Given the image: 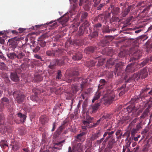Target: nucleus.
<instances>
[{"mask_svg": "<svg viewBox=\"0 0 152 152\" xmlns=\"http://www.w3.org/2000/svg\"><path fill=\"white\" fill-rule=\"evenodd\" d=\"M31 48L33 50L34 52L36 53L40 50V48L38 45H36L34 43H32V45H30Z\"/></svg>", "mask_w": 152, "mask_h": 152, "instance_id": "23", "label": "nucleus"}, {"mask_svg": "<svg viewBox=\"0 0 152 152\" xmlns=\"http://www.w3.org/2000/svg\"><path fill=\"white\" fill-rule=\"evenodd\" d=\"M7 56L10 59L13 60L17 58V54L15 52H10L7 54Z\"/></svg>", "mask_w": 152, "mask_h": 152, "instance_id": "28", "label": "nucleus"}, {"mask_svg": "<svg viewBox=\"0 0 152 152\" xmlns=\"http://www.w3.org/2000/svg\"><path fill=\"white\" fill-rule=\"evenodd\" d=\"M113 60L111 59H109L107 60L106 64V67L109 68H111V66L113 65L114 64V62H113Z\"/></svg>", "mask_w": 152, "mask_h": 152, "instance_id": "36", "label": "nucleus"}, {"mask_svg": "<svg viewBox=\"0 0 152 152\" xmlns=\"http://www.w3.org/2000/svg\"><path fill=\"white\" fill-rule=\"evenodd\" d=\"M20 146L18 143H16L13 146V148L16 150H18L20 148Z\"/></svg>", "mask_w": 152, "mask_h": 152, "instance_id": "60", "label": "nucleus"}, {"mask_svg": "<svg viewBox=\"0 0 152 152\" xmlns=\"http://www.w3.org/2000/svg\"><path fill=\"white\" fill-rule=\"evenodd\" d=\"M64 142V140H63L58 142H54V145L55 146L57 145H60L61 146H62V143Z\"/></svg>", "mask_w": 152, "mask_h": 152, "instance_id": "62", "label": "nucleus"}, {"mask_svg": "<svg viewBox=\"0 0 152 152\" xmlns=\"http://www.w3.org/2000/svg\"><path fill=\"white\" fill-rule=\"evenodd\" d=\"M126 55L125 50L121 51L118 54V56L121 58L124 57Z\"/></svg>", "mask_w": 152, "mask_h": 152, "instance_id": "54", "label": "nucleus"}, {"mask_svg": "<svg viewBox=\"0 0 152 152\" xmlns=\"http://www.w3.org/2000/svg\"><path fill=\"white\" fill-rule=\"evenodd\" d=\"M152 4L151 3L148 5L146 7L144 8L142 12L143 13L145 12L146 11H148V10L150 9V8L152 7Z\"/></svg>", "mask_w": 152, "mask_h": 152, "instance_id": "55", "label": "nucleus"}, {"mask_svg": "<svg viewBox=\"0 0 152 152\" xmlns=\"http://www.w3.org/2000/svg\"><path fill=\"white\" fill-rule=\"evenodd\" d=\"M1 101L3 102H6L7 104H9V101L8 98L5 97H4L1 99Z\"/></svg>", "mask_w": 152, "mask_h": 152, "instance_id": "63", "label": "nucleus"}, {"mask_svg": "<svg viewBox=\"0 0 152 152\" xmlns=\"http://www.w3.org/2000/svg\"><path fill=\"white\" fill-rule=\"evenodd\" d=\"M126 86V84H123L121 87L118 89V91L119 92V96H121L123 94H125V92L127 91L126 90L125 87Z\"/></svg>", "mask_w": 152, "mask_h": 152, "instance_id": "20", "label": "nucleus"}, {"mask_svg": "<svg viewBox=\"0 0 152 152\" xmlns=\"http://www.w3.org/2000/svg\"><path fill=\"white\" fill-rule=\"evenodd\" d=\"M148 76L147 70L146 68L141 70L137 73H135L131 77H129L126 75L124 77L117 80L115 83L116 85L121 83H128L136 79H138L141 77L142 79L146 78Z\"/></svg>", "mask_w": 152, "mask_h": 152, "instance_id": "1", "label": "nucleus"}, {"mask_svg": "<svg viewBox=\"0 0 152 152\" xmlns=\"http://www.w3.org/2000/svg\"><path fill=\"white\" fill-rule=\"evenodd\" d=\"M67 61V58L66 57L62 58L61 60L53 59L51 62L49 67L51 69H53L57 65L62 66Z\"/></svg>", "mask_w": 152, "mask_h": 152, "instance_id": "5", "label": "nucleus"}, {"mask_svg": "<svg viewBox=\"0 0 152 152\" xmlns=\"http://www.w3.org/2000/svg\"><path fill=\"white\" fill-rule=\"evenodd\" d=\"M110 22L112 23L113 22H117L120 21L119 18L113 15L112 18L110 19Z\"/></svg>", "mask_w": 152, "mask_h": 152, "instance_id": "44", "label": "nucleus"}, {"mask_svg": "<svg viewBox=\"0 0 152 152\" xmlns=\"http://www.w3.org/2000/svg\"><path fill=\"white\" fill-rule=\"evenodd\" d=\"M74 150L77 152H82V147L81 144L78 143L76 146H74Z\"/></svg>", "mask_w": 152, "mask_h": 152, "instance_id": "25", "label": "nucleus"}, {"mask_svg": "<svg viewBox=\"0 0 152 152\" xmlns=\"http://www.w3.org/2000/svg\"><path fill=\"white\" fill-rule=\"evenodd\" d=\"M104 61V59H103L99 60L98 61V64H97V65L98 66L102 65Z\"/></svg>", "mask_w": 152, "mask_h": 152, "instance_id": "61", "label": "nucleus"}, {"mask_svg": "<svg viewBox=\"0 0 152 152\" xmlns=\"http://www.w3.org/2000/svg\"><path fill=\"white\" fill-rule=\"evenodd\" d=\"M17 37H14L12 39H9L8 40L9 43V50L11 51H14L16 48L17 44Z\"/></svg>", "mask_w": 152, "mask_h": 152, "instance_id": "7", "label": "nucleus"}, {"mask_svg": "<svg viewBox=\"0 0 152 152\" xmlns=\"http://www.w3.org/2000/svg\"><path fill=\"white\" fill-rule=\"evenodd\" d=\"M105 18V16L103 14H100L95 18L94 19V21L103 22Z\"/></svg>", "mask_w": 152, "mask_h": 152, "instance_id": "16", "label": "nucleus"}, {"mask_svg": "<svg viewBox=\"0 0 152 152\" xmlns=\"http://www.w3.org/2000/svg\"><path fill=\"white\" fill-rule=\"evenodd\" d=\"M72 89L74 93H75L79 90L78 87L76 85H73L72 87Z\"/></svg>", "mask_w": 152, "mask_h": 152, "instance_id": "47", "label": "nucleus"}, {"mask_svg": "<svg viewBox=\"0 0 152 152\" xmlns=\"http://www.w3.org/2000/svg\"><path fill=\"white\" fill-rule=\"evenodd\" d=\"M7 68L6 65L3 62H0V69L2 70H5Z\"/></svg>", "mask_w": 152, "mask_h": 152, "instance_id": "49", "label": "nucleus"}, {"mask_svg": "<svg viewBox=\"0 0 152 152\" xmlns=\"http://www.w3.org/2000/svg\"><path fill=\"white\" fill-rule=\"evenodd\" d=\"M100 104L99 103H97L94 105L92 106L89 109V110H91V112L92 113H94L98 109L99 107L100 106Z\"/></svg>", "mask_w": 152, "mask_h": 152, "instance_id": "22", "label": "nucleus"}, {"mask_svg": "<svg viewBox=\"0 0 152 152\" xmlns=\"http://www.w3.org/2000/svg\"><path fill=\"white\" fill-rule=\"evenodd\" d=\"M88 82V80H82L81 83L80 84V88L81 89V91H82L83 89L86 88L87 86V83Z\"/></svg>", "mask_w": 152, "mask_h": 152, "instance_id": "31", "label": "nucleus"}, {"mask_svg": "<svg viewBox=\"0 0 152 152\" xmlns=\"http://www.w3.org/2000/svg\"><path fill=\"white\" fill-rule=\"evenodd\" d=\"M67 123V121H63V124L59 127L56 133V136L57 137L61 133L62 130L65 129L66 127V124Z\"/></svg>", "mask_w": 152, "mask_h": 152, "instance_id": "15", "label": "nucleus"}, {"mask_svg": "<svg viewBox=\"0 0 152 152\" xmlns=\"http://www.w3.org/2000/svg\"><path fill=\"white\" fill-rule=\"evenodd\" d=\"M96 63V62L94 61H89L86 62L85 64L87 66H92L95 65Z\"/></svg>", "mask_w": 152, "mask_h": 152, "instance_id": "34", "label": "nucleus"}, {"mask_svg": "<svg viewBox=\"0 0 152 152\" xmlns=\"http://www.w3.org/2000/svg\"><path fill=\"white\" fill-rule=\"evenodd\" d=\"M121 64H117L115 66V70L114 71V73H115V75L117 73V75H118V69H120V66Z\"/></svg>", "mask_w": 152, "mask_h": 152, "instance_id": "43", "label": "nucleus"}, {"mask_svg": "<svg viewBox=\"0 0 152 152\" xmlns=\"http://www.w3.org/2000/svg\"><path fill=\"white\" fill-rule=\"evenodd\" d=\"M6 37V36L4 35L2 37H0V43L1 44H4L5 43V40L4 38Z\"/></svg>", "mask_w": 152, "mask_h": 152, "instance_id": "56", "label": "nucleus"}, {"mask_svg": "<svg viewBox=\"0 0 152 152\" xmlns=\"http://www.w3.org/2000/svg\"><path fill=\"white\" fill-rule=\"evenodd\" d=\"M130 54L132 56L131 60H137L142 56V52L139 49L137 46L132 48L130 51Z\"/></svg>", "mask_w": 152, "mask_h": 152, "instance_id": "2", "label": "nucleus"}, {"mask_svg": "<svg viewBox=\"0 0 152 152\" xmlns=\"http://www.w3.org/2000/svg\"><path fill=\"white\" fill-rule=\"evenodd\" d=\"M25 54L23 52H20L18 54H17V58L18 59H21L25 56Z\"/></svg>", "mask_w": 152, "mask_h": 152, "instance_id": "48", "label": "nucleus"}, {"mask_svg": "<svg viewBox=\"0 0 152 152\" xmlns=\"http://www.w3.org/2000/svg\"><path fill=\"white\" fill-rule=\"evenodd\" d=\"M97 48L96 47H88L85 49V52L88 54L93 53L94 51L97 50Z\"/></svg>", "mask_w": 152, "mask_h": 152, "instance_id": "17", "label": "nucleus"}, {"mask_svg": "<svg viewBox=\"0 0 152 152\" xmlns=\"http://www.w3.org/2000/svg\"><path fill=\"white\" fill-rule=\"evenodd\" d=\"M115 132V130L111 131L110 132H108V136L107 137L109 139H115V137L113 136Z\"/></svg>", "mask_w": 152, "mask_h": 152, "instance_id": "39", "label": "nucleus"}, {"mask_svg": "<svg viewBox=\"0 0 152 152\" xmlns=\"http://www.w3.org/2000/svg\"><path fill=\"white\" fill-rule=\"evenodd\" d=\"M111 12L113 15H118L120 12V9L118 7H114L113 5H110Z\"/></svg>", "mask_w": 152, "mask_h": 152, "instance_id": "14", "label": "nucleus"}, {"mask_svg": "<svg viewBox=\"0 0 152 152\" xmlns=\"http://www.w3.org/2000/svg\"><path fill=\"white\" fill-rule=\"evenodd\" d=\"M18 65L17 64H15V66L16 67V69H20L21 70V71L22 70L23 71L25 70H26L27 68V65L25 64H23L19 67V68L18 67L17 68V67H18Z\"/></svg>", "mask_w": 152, "mask_h": 152, "instance_id": "37", "label": "nucleus"}, {"mask_svg": "<svg viewBox=\"0 0 152 152\" xmlns=\"http://www.w3.org/2000/svg\"><path fill=\"white\" fill-rule=\"evenodd\" d=\"M13 95L18 103H20L24 100L25 96L24 94L19 91H16L13 92Z\"/></svg>", "mask_w": 152, "mask_h": 152, "instance_id": "6", "label": "nucleus"}, {"mask_svg": "<svg viewBox=\"0 0 152 152\" xmlns=\"http://www.w3.org/2000/svg\"><path fill=\"white\" fill-rule=\"evenodd\" d=\"M132 118V116H124L121 121L122 123H124V121H126L128 123L131 121Z\"/></svg>", "mask_w": 152, "mask_h": 152, "instance_id": "30", "label": "nucleus"}, {"mask_svg": "<svg viewBox=\"0 0 152 152\" xmlns=\"http://www.w3.org/2000/svg\"><path fill=\"white\" fill-rule=\"evenodd\" d=\"M61 70H58L57 73V75L56 77V79H59L61 78L62 75H61Z\"/></svg>", "mask_w": 152, "mask_h": 152, "instance_id": "57", "label": "nucleus"}, {"mask_svg": "<svg viewBox=\"0 0 152 152\" xmlns=\"http://www.w3.org/2000/svg\"><path fill=\"white\" fill-rule=\"evenodd\" d=\"M134 69L133 67V64H130L127 66L125 71L126 73H132L134 71Z\"/></svg>", "mask_w": 152, "mask_h": 152, "instance_id": "21", "label": "nucleus"}, {"mask_svg": "<svg viewBox=\"0 0 152 152\" xmlns=\"http://www.w3.org/2000/svg\"><path fill=\"white\" fill-rule=\"evenodd\" d=\"M138 131L136 129L134 128L132 129L131 132V135L132 136H134L137 132Z\"/></svg>", "mask_w": 152, "mask_h": 152, "instance_id": "59", "label": "nucleus"}, {"mask_svg": "<svg viewBox=\"0 0 152 152\" xmlns=\"http://www.w3.org/2000/svg\"><path fill=\"white\" fill-rule=\"evenodd\" d=\"M102 119L101 118L98 120L96 123H94L93 124V125H92L91 126H89V128H91L93 127H95L97 125H98L99 124L100 121H101Z\"/></svg>", "mask_w": 152, "mask_h": 152, "instance_id": "51", "label": "nucleus"}, {"mask_svg": "<svg viewBox=\"0 0 152 152\" xmlns=\"http://www.w3.org/2000/svg\"><path fill=\"white\" fill-rule=\"evenodd\" d=\"M107 39V38H105L103 40L101 41L99 43V46L104 47L107 45L109 42Z\"/></svg>", "mask_w": 152, "mask_h": 152, "instance_id": "26", "label": "nucleus"}, {"mask_svg": "<svg viewBox=\"0 0 152 152\" xmlns=\"http://www.w3.org/2000/svg\"><path fill=\"white\" fill-rule=\"evenodd\" d=\"M148 112L147 110H145L140 116V119L141 122L143 121L144 119L148 116Z\"/></svg>", "mask_w": 152, "mask_h": 152, "instance_id": "32", "label": "nucleus"}, {"mask_svg": "<svg viewBox=\"0 0 152 152\" xmlns=\"http://www.w3.org/2000/svg\"><path fill=\"white\" fill-rule=\"evenodd\" d=\"M100 93L99 92H96L95 94L94 99L92 100V102H94L95 100L98 99L100 97Z\"/></svg>", "mask_w": 152, "mask_h": 152, "instance_id": "42", "label": "nucleus"}, {"mask_svg": "<svg viewBox=\"0 0 152 152\" xmlns=\"http://www.w3.org/2000/svg\"><path fill=\"white\" fill-rule=\"evenodd\" d=\"M2 77L4 78H5L6 81H7V82L9 81V78L7 75L5 73H3L2 75Z\"/></svg>", "mask_w": 152, "mask_h": 152, "instance_id": "58", "label": "nucleus"}, {"mask_svg": "<svg viewBox=\"0 0 152 152\" xmlns=\"http://www.w3.org/2000/svg\"><path fill=\"white\" fill-rule=\"evenodd\" d=\"M115 143V139H110L107 145V148L109 149L112 148Z\"/></svg>", "mask_w": 152, "mask_h": 152, "instance_id": "24", "label": "nucleus"}, {"mask_svg": "<svg viewBox=\"0 0 152 152\" xmlns=\"http://www.w3.org/2000/svg\"><path fill=\"white\" fill-rule=\"evenodd\" d=\"M53 50H48L46 52V54L47 55L52 57H54V53Z\"/></svg>", "mask_w": 152, "mask_h": 152, "instance_id": "50", "label": "nucleus"}, {"mask_svg": "<svg viewBox=\"0 0 152 152\" xmlns=\"http://www.w3.org/2000/svg\"><path fill=\"white\" fill-rule=\"evenodd\" d=\"M115 93L114 91H108L103 97L104 103L109 104L112 103L115 96Z\"/></svg>", "mask_w": 152, "mask_h": 152, "instance_id": "3", "label": "nucleus"}, {"mask_svg": "<svg viewBox=\"0 0 152 152\" xmlns=\"http://www.w3.org/2000/svg\"><path fill=\"white\" fill-rule=\"evenodd\" d=\"M86 134V132H83L77 134L75 137L77 139L76 140L79 141L83 142L85 139L84 136Z\"/></svg>", "mask_w": 152, "mask_h": 152, "instance_id": "11", "label": "nucleus"}, {"mask_svg": "<svg viewBox=\"0 0 152 152\" xmlns=\"http://www.w3.org/2000/svg\"><path fill=\"white\" fill-rule=\"evenodd\" d=\"M93 118H92L89 116L86 117V118L85 120H84L83 121V124L86 125V126H88V128H89V127L90 126L88 124L92 122Z\"/></svg>", "mask_w": 152, "mask_h": 152, "instance_id": "19", "label": "nucleus"}, {"mask_svg": "<svg viewBox=\"0 0 152 152\" xmlns=\"http://www.w3.org/2000/svg\"><path fill=\"white\" fill-rule=\"evenodd\" d=\"M54 57H58L61 55L62 53V51L61 50L59 49L54 50Z\"/></svg>", "mask_w": 152, "mask_h": 152, "instance_id": "40", "label": "nucleus"}, {"mask_svg": "<svg viewBox=\"0 0 152 152\" xmlns=\"http://www.w3.org/2000/svg\"><path fill=\"white\" fill-rule=\"evenodd\" d=\"M82 55L81 54L78 53L75 54L72 56V58L74 60H79L82 58Z\"/></svg>", "mask_w": 152, "mask_h": 152, "instance_id": "29", "label": "nucleus"}, {"mask_svg": "<svg viewBox=\"0 0 152 152\" xmlns=\"http://www.w3.org/2000/svg\"><path fill=\"white\" fill-rule=\"evenodd\" d=\"M34 95H31L30 97V99L32 101H37L38 99L37 94L38 93L37 92H34Z\"/></svg>", "mask_w": 152, "mask_h": 152, "instance_id": "41", "label": "nucleus"}, {"mask_svg": "<svg viewBox=\"0 0 152 152\" xmlns=\"http://www.w3.org/2000/svg\"><path fill=\"white\" fill-rule=\"evenodd\" d=\"M48 117L46 115H42L39 118V121L42 124H45L47 123L48 121Z\"/></svg>", "mask_w": 152, "mask_h": 152, "instance_id": "18", "label": "nucleus"}, {"mask_svg": "<svg viewBox=\"0 0 152 152\" xmlns=\"http://www.w3.org/2000/svg\"><path fill=\"white\" fill-rule=\"evenodd\" d=\"M135 107H132V106H128L126 108L124 109V111H127L128 113H129L130 114H132L134 110Z\"/></svg>", "mask_w": 152, "mask_h": 152, "instance_id": "27", "label": "nucleus"}, {"mask_svg": "<svg viewBox=\"0 0 152 152\" xmlns=\"http://www.w3.org/2000/svg\"><path fill=\"white\" fill-rule=\"evenodd\" d=\"M88 16V13L86 12H83L82 13L81 17L82 21L83 20L86 19Z\"/></svg>", "mask_w": 152, "mask_h": 152, "instance_id": "46", "label": "nucleus"}, {"mask_svg": "<svg viewBox=\"0 0 152 152\" xmlns=\"http://www.w3.org/2000/svg\"><path fill=\"white\" fill-rule=\"evenodd\" d=\"M42 77L40 75H35L34 78V80L37 82L41 81L42 80Z\"/></svg>", "mask_w": 152, "mask_h": 152, "instance_id": "45", "label": "nucleus"}, {"mask_svg": "<svg viewBox=\"0 0 152 152\" xmlns=\"http://www.w3.org/2000/svg\"><path fill=\"white\" fill-rule=\"evenodd\" d=\"M0 146L1 148H5L7 147H8L7 142L5 140H3L0 142Z\"/></svg>", "mask_w": 152, "mask_h": 152, "instance_id": "35", "label": "nucleus"}, {"mask_svg": "<svg viewBox=\"0 0 152 152\" xmlns=\"http://www.w3.org/2000/svg\"><path fill=\"white\" fill-rule=\"evenodd\" d=\"M5 123V120L3 114L0 112V124L2 125Z\"/></svg>", "mask_w": 152, "mask_h": 152, "instance_id": "38", "label": "nucleus"}, {"mask_svg": "<svg viewBox=\"0 0 152 152\" xmlns=\"http://www.w3.org/2000/svg\"><path fill=\"white\" fill-rule=\"evenodd\" d=\"M89 26V24L88 21L85 20L81 26L79 27V29L78 31V34L79 36H80L83 34L84 33L83 29L86 30L87 27Z\"/></svg>", "mask_w": 152, "mask_h": 152, "instance_id": "9", "label": "nucleus"}, {"mask_svg": "<svg viewBox=\"0 0 152 152\" xmlns=\"http://www.w3.org/2000/svg\"><path fill=\"white\" fill-rule=\"evenodd\" d=\"M18 116L20 118L21 122H23L26 119V116L24 114H22L21 113H19L18 114Z\"/></svg>", "mask_w": 152, "mask_h": 152, "instance_id": "33", "label": "nucleus"}, {"mask_svg": "<svg viewBox=\"0 0 152 152\" xmlns=\"http://www.w3.org/2000/svg\"><path fill=\"white\" fill-rule=\"evenodd\" d=\"M46 37V35L43 34L39 37L38 40V44L42 48H44L46 46V42L45 41Z\"/></svg>", "mask_w": 152, "mask_h": 152, "instance_id": "10", "label": "nucleus"}, {"mask_svg": "<svg viewBox=\"0 0 152 152\" xmlns=\"http://www.w3.org/2000/svg\"><path fill=\"white\" fill-rule=\"evenodd\" d=\"M133 6L132 5L129 6L128 7L126 8L124 11L122 12L121 13V16L123 17H125L126 15L129 13L130 10L133 9Z\"/></svg>", "mask_w": 152, "mask_h": 152, "instance_id": "12", "label": "nucleus"}, {"mask_svg": "<svg viewBox=\"0 0 152 152\" xmlns=\"http://www.w3.org/2000/svg\"><path fill=\"white\" fill-rule=\"evenodd\" d=\"M57 20L58 21H59V22L61 23V24H63V22H66L68 20L67 19H66L65 20H64V17L62 16L59 19H57Z\"/></svg>", "mask_w": 152, "mask_h": 152, "instance_id": "53", "label": "nucleus"}, {"mask_svg": "<svg viewBox=\"0 0 152 152\" xmlns=\"http://www.w3.org/2000/svg\"><path fill=\"white\" fill-rule=\"evenodd\" d=\"M110 31V30L109 29L108 27L107 26L104 27L103 29V31L104 33H109Z\"/></svg>", "mask_w": 152, "mask_h": 152, "instance_id": "52", "label": "nucleus"}, {"mask_svg": "<svg viewBox=\"0 0 152 152\" xmlns=\"http://www.w3.org/2000/svg\"><path fill=\"white\" fill-rule=\"evenodd\" d=\"M79 75V72L77 71H73L72 74H69V75L66 77L65 78V81L69 83H71L72 82H75L78 81L79 82L82 79L80 78H78L77 77Z\"/></svg>", "mask_w": 152, "mask_h": 152, "instance_id": "4", "label": "nucleus"}, {"mask_svg": "<svg viewBox=\"0 0 152 152\" xmlns=\"http://www.w3.org/2000/svg\"><path fill=\"white\" fill-rule=\"evenodd\" d=\"M60 149L57 147L54 146L51 148L50 151H49V152H56V149Z\"/></svg>", "mask_w": 152, "mask_h": 152, "instance_id": "64", "label": "nucleus"}, {"mask_svg": "<svg viewBox=\"0 0 152 152\" xmlns=\"http://www.w3.org/2000/svg\"><path fill=\"white\" fill-rule=\"evenodd\" d=\"M15 72H11L10 75L11 79L13 81L18 82L19 80V77L17 75L20 74L21 72V70L20 69H15Z\"/></svg>", "mask_w": 152, "mask_h": 152, "instance_id": "8", "label": "nucleus"}, {"mask_svg": "<svg viewBox=\"0 0 152 152\" xmlns=\"http://www.w3.org/2000/svg\"><path fill=\"white\" fill-rule=\"evenodd\" d=\"M101 135V131L100 130H98L96 133L93 134L90 138V140L91 141H94L100 137Z\"/></svg>", "mask_w": 152, "mask_h": 152, "instance_id": "13", "label": "nucleus"}]
</instances>
